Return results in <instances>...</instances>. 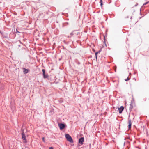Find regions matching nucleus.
I'll list each match as a JSON object with an SVG mask.
<instances>
[{"mask_svg":"<svg viewBox=\"0 0 149 149\" xmlns=\"http://www.w3.org/2000/svg\"><path fill=\"white\" fill-rule=\"evenodd\" d=\"M65 136L68 141L70 143L73 142V141L72 138L69 134H65Z\"/></svg>","mask_w":149,"mask_h":149,"instance_id":"1","label":"nucleus"},{"mask_svg":"<svg viewBox=\"0 0 149 149\" xmlns=\"http://www.w3.org/2000/svg\"><path fill=\"white\" fill-rule=\"evenodd\" d=\"M21 132H22L21 134H22V139L23 140H26V136L25 135V134L24 133V129L22 128L21 129Z\"/></svg>","mask_w":149,"mask_h":149,"instance_id":"2","label":"nucleus"},{"mask_svg":"<svg viewBox=\"0 0 149 149\" xmlns=\"http://www.w3.org/2000/svg\"><path fill=\"white\" fill-rule=\"evenodd\" d=\"M58 125L61 130H62L64 129L66 126L65 125L62 123H59Z\"/></svg>","mask_w":149,"mask_h":149,"instance_id":"3","label":"nucleus"},{"mask_svg":"<svg viewBox=\"0 0 149 149\" xmlns=\"http://www.w3.org/2000/svg\"><path fill=\"white\" fill-rule=\"evenodd\" d=\"M84 137H81L79 138L78 140V143L81 145H83L84 142Z\"/></svg>","mask_w":149,"mask_h":149,"instance_id":"4","label":"nucleus"},{"mask_svg":"<svg viewBox=\"0 0 149 149\" xmlns=\"http://www.w3.org/2000/svg\"><path fill=\"white\" fill-rule=\"evenodd\" d=\"M118 110L119 111V113H122V111L124 109V107L123 106H121L120 108H118Z\"/></svg>","mask_w":149,"mask_h":149,"instance_id":"5","label":"nucleus"},{"mask_svg":"<svg viewBox=\"0 0 149 149\" xmlns=\"http://www.w3.org/2000/svg\"><path fill=\"white\" fill-rule=\"evenodd\" d=\"M29 69H26L25 68H23V72L24 74H26L29 72Z\"/></svg>","mask_w":149,"mask_h":149,"instance_id":"6","label":"nucleus"},{"mask_svg":"<svg viewBox=\"0 0 149 149\" xmlns=\"http://www.w3.org/2000/svg\"><path fill=\"white\" fill-rule=\"evenodd\" d=\"M3 37L5 38H8V34L6 33H4L2 36Z\"/></svg>","mask_w":149,"mask_h":149,"instance_id":"7","label":"nucleus"},{"mask_svg":"<svg viewBox=\"0 0 149 149\" xmlns=\"http://www.w3.org/2000/svg\"><path fill=\"white\" fill-rule=\"evenodd\" d=\"M128 124H129V125H128V127L129 129H130V128H131V127L132 123L131 122V120H128Z\"/></svg>","mask_w":149,"mask_h":149,"instance_id":"8","label":"nucleus"},{"mask_svg":"<svg viewBox=\"0 0 149 149\" xmlns=\"http://www.w3.org/2000/svg\"><path fill=\"white\" fill-rule=\"evenodd\" d=\"M43 77L45 79L48 77L49 76L47 74H46L45 73L44 74H43Z\"/></svg>","mask_w":149,"mask_h":149,"instance_id":"9","label":"nucleus"},{"mask_svg":"<svg viewBox=\"0 0 149 149\" xmlns=\"http://www.w3.org/2000/svg\"><path fill=\"white\" fill-rule=\"evenodd\" d=\"M130 107L129 108V110H131V109L133 108V107L132 105V101H131V103L130 104Z\"/></svg>","mask_w":149,"mask_h":149,"instance_id":"10","label":"nucleus"},{"mask_svg":"<svg viewBox=\"0 0 149 149\" xmlns=\"http://www.w3.org/2000/svg\"><path fill=\"white\" fill-rule=\"evenodd\" d=\"M74 31H76L75 33H74V35H78L80 33L77 32V30H74Z\"/></svg>","mask_w":149,"mask_h":149,"instance_id":"11","label":"nucleus"},{"mask_svg":"<svg viewBox=\"0 0 149 149\" xmlns=\"http://www.w3.org/2000/svg\"><path fill=\"white\" fill-rule=\"evenodd\" d=\"M100 5L101 6H102L103 4L102 3V0H100Z\"/></svg>","mask_w":149,"mask_h":149,"instance_id":"12","label":"nucleus"},{"mask_svg":"<svg viewBox=\"0 0 149 149\" xmlns=\"http://www.w3.org/2000/svg\"><path fill=\"white\" fill-rule=\"evenodd\" d=\"M76 31H73L72 32L70 33V35H71V36H72L74 35V33H75V32Z\"/></svg>","mask_w":149,"mask_h":149,"instance_id":"13","label":"nucleus"},{"mask_svg":"<svg viewBox=\"0 0 149 149\" xmlns=\"http://www.w3.org/2000/svg\"><path fill=\"white\" fill-rule=\"evenodd\" d=\"M59 102L60 103H62L63 102V100L62 99H60L59 100Z\"/></svg>","mask_w":149,"mask_h":149,"instance_id":"14","label":"nucleus"},{"mask_svg":"<svg viewBox=\"0 0 149 149\" xmlns=\"http://www.w3.org/2000/svg\"><path fill=\"white\" fill-rule=\"evenodd\" d=\"M130 79V78H129L128 77H127V79H125V81H128Z\"/></svg>","mask_w":149,"mask_h":149,"instance_id":"15","label":"nucleus"},{"mask_svg":"<svg viewBox=\"0 0 149 149\" xmlns=\"http://www.w3.org/2000/svg\"><path fill=\"white\" fill-rule=\"evenodd\" d=\"M42 71L43 72V74H44L45 73V70L44 69H43L42 70Z\"/></svg>","mask_w":149,"mask_h":149,"instance_id":"16","label":"nucleus"},{"mask_svg":"<svg viewBox=\"0 0 149 149\" xmlns=\"http://www.w3.org/2000/svg\"><path fill=\"white\" fill-rule=\"evenodd\" d=\"M97 52H95V58H96V59H97Z\"/></svg>","mask_w":149,"mask_h":149,"instance_id":"17","label":"nucleus"},{"mask_svg":"<svg viewBox=\"0 0 149 149\" xmlns=\"http://www.w3.org/2000/svg\"><path fill=\"white\" fill-rule=\"evenodd\" d=\"M148 3H149L148 1L146 2L145 3H144L143 4V5H145L147 4H148Z\"/></svg>","mask_w":149,"mask_h":149,"instance_id":"18","label":"nucleus"},{"mask_svg":"<svg viewBox=\"0 0 149 149\" xmlns=\"http://www.w3.org/2000/svg\"><path fill=\"white\" fill-rule=\"evenodd\" d=\"M42 140H43V141L44 142H45V138L44 137H42Z\"/></svg>","mask_w":149,"mask_h":149,"instance_id":"19","label":"nucleus"},{"mask_svg":"<svg viewBox=\"0 0 149 149\" xmlns=\"http://www.w3.org/2000/svg\"><path fill=\"white\" fill-rule=\"evenodd\" d=\"M24 140V143H26V142H27V141H26V140Z\"/></svg>","mask_w":149,"mask_h":149,"instance_id":"20","label":"nucleus"},{"mask_svg":"<svg viewBox=\"0 0 149 149\" xmlns=\"http://www.w3.org/2000/svg\"><path fill=\"white\" fill-rule=\"evenodd\" d=\"M105 40V38H104V40ZM104 44H105V46H106V47H107V45H106V42H105V40H104Z\"/></svg>","mask_w":149,"mask_h":149,"instance_id":"21","label":"nucleus"},{"mask_svg":"<svg viewBox=\"0 0 149 149\" xmlns=\"http://www.w3.org/2000/svg\"><path fill=\"white\" fill-rule=\"evenodd\" d=\"M0 33L2 35V36H3V35L4 33H3V32H1L0 30Z\"/></svg>","mask_w":149,"mask_h":149,"instance_id":"22","label":"nucleus"},{"mask_svg":"<svg viewBox=\"0 0 149 149\" xmlns=\"http://www.w3.org/2000/svg\"><path fill=\"white\" fill-rule=\"evenodd\" d=\"M53 149V148L52 147H49V149Z\"/></svg>","mask_w":149,"mask_h":149,"instance_id":"23","label":"nucleus"},{"mask_svg":"<svg viewBox=\"0 0 149 149\" xmlns=\"http://www.w3.org/2000/svg\"><path fill=\"white\" fill-rule=\"evenodd\" d=\"M16 33H20V32L18 31L17 29L16 30Z\"/></svg>","mask_w":149,"mask_h":149,"instance_id":"24","label":"nucleus"},{"mask_svg":"<svg viewBox=\"0 0 149 149\" xmlns=\"http://www.w3.org/2000/svg\"><path fill=\"white\" fill-rule=\"evenodd\" d=\"M138 5V3H136L135 5V6H136Z\"/></svg>","mask_w":149,"mask_h":149,"instance_id":"25","label":"nucleus"},{"mask_svg":"<svg viewBox=\"0 0 149 149\" xmlns=\"http://www.w3.org/2000/svg\"><path fill=\"white\" fill-rule=\"evenodd\" d=\"M100 51H99L98 52H97V54L100 53Z\"/></svg>","mask_w":149,"mask_h":149,"instance_id":"26","label":"nucleus"},{"mask_svg":"<svg viewBox=\"0 0 149 149\" xmlns=\"http://www.w3.org/2000/svg\"><path fill=\"white\" fill-rule=\"evenodd\" d=\"M77 64H78V65H79L80 64V63L79 62H78L77 63Z\"/></svg>","mask_w":149,"mask_h":149,"instance_id":"27","label":"nucleus"},{"mask_svg":"<svg viewBox=\"0 0 149 149\" xmlns=\"http://www.w3.org/2000/svg\"><path fill=\"white\" fill-rule=\"evenodd\" d=\"M68 37H70V38H71V36H68Z\"/></svg>","mask_w":149,"mask_h":149,"instance_id":"28","label":"nucleus"},{"mask_svg":"<svg viewBox=\"0 0 149 149\" xmlns=\"http://www.w3.org/2000/svg\"><path fill=\"white\" fill-rule=\"evenodd\" d=\"M125 143H124V145H125Z\"/></svg>","mask_w":149,"mask_h":149,"instance_id":"29","label":"nucleus"},{"mask_svg":"<svg viewBox=\"0 0 149 149\" xmlns=\"http://www.w3.org/2000/svg\"><path fill=\"white\" fill-rule=\"evenodd\" d=\"M135 81H136V79L135 78Z\"/></svg>","mask_w":149,"mask_h":149,"instance_id":"30","label":"nucleus"}]
</instances>
